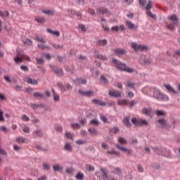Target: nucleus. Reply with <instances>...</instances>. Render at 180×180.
I'll return each mask as SVG.
<instances>
[{"label":"nucleus","instance_id":"58","mask_svg":"<svg viewBox=\"0 0 180 180\" xmlns=\"http://www.w3.org/2000/svg\"><path fill=\"white\" fill-rule=\"evenodd\" d=\"M101 120H102L104 123H108V117L104 115L100 116Z\"/></svg>","mask_w":180,"mask_h":180},{"label":"nucleus","instance_id":"22","mask_svg":"<svg viewBox=\"0 0 180 180\" xmlns=\"http://www.w3.org/2000/svg\"><path fill=\"white\" fill-rule=\"evenodd\" d=\"M33 96L34 98H36V99H43V98L46 96V93H40V92L35 91L33 94Z\"/></svg>","mask_w":180,"mask_h":180},{"label":"nucleus","instance_id":"42","mask_svg":"<svg viewBox=\"0 0 180 180\" xmlns=\"http://www.w3.org/2000/svg\"><path fill=\"white\" fill-rule=\"evenodd\" d=\"M118 143H120V144H127V141L123 137H119Z\"/></svg>","mask_w":180,"mask_h":180},{"label":"nucleus","instance_id":"6","mask_svg":"<svg viewBox=\"0 0 180 180\" xmlns=\"http://www.w3.org/2000/svg\"><path fill=\"white\" fill-rule=\"evenodd\" d=\"M150 91L153 94V98H155V99H158V101H160L162 93L157 88H152Z\"/></svg>","mask_w":180,"mask_h":180},{"label":"nucleus","instance_id":"13","mask_svg":"<svg viewBox=\"0 0 180 180\" xmlns=\"http://www.w3.org/2000/svg\"><path fill=\"white\" fill-rule=\"evenodd\" d=\"M96 13L97 15H100V13H101L102 15H105V13H109L110 15L109 10L103 7L97 8Z\"/></svg>","mask_w":180,"mask_h":180},{"label":"nucleus","instance_id":"2","mask_svg":"<svg viewBox=\"0 0 180 180\" xmlns=\"http://www.w3.org/2000/svg\"><path fill=\"white\" fill-rule=\"evenodd\" d=\"M169 20H171L172 22V24H168L167 25V28L169 29V30H174L175 26L178 25V22H179V19L176 16V15L173 14L168 17Z\"/></svg>","mask_w":180,"mask_h":180},{"label":"nucleus","instance_id":"63","mask_svg":"<svg viewBox=\"0 0 180 180\" xmlns=\"http://www.w3.org/2000/svg\"><path fill=\"white\" fill-rule=\"evenodd\" d=\"M4 79L6 81V82H8V84H11V78L8 75H5L4 77Z\"/></svg>","mask_w":180,"mask_h":180},{"label":"nucleus","instance_id":"19","mask_svg":"<svg viewBox=\"0 0 180 180\" xmlns=\"http://www.w3.org/2000/svg\"><path fill=\"white\" fill-rule=\"evenodd\" d=\"M111 30L112 32H119V30H121L122 32L126 30V27H124V25H122L120 26H114L112 27Z\"/></svg>","mask_w":180,"mask_h":180},{"label":"nucleus","instance_id":"50","mask_svg":"<svg viewBox=\"0 0 180 180\" xmlns=\"http://www.w3.org/2000/svg\"><path fill=\"white\" fill-rule=\"evenodd\" d=\"M90 123L94 124V126H99L100 124L99 121L98 120H91Z\"/></svg>","mask_w":180,"mask_h":180},{"label":"nucleus","instance_id":"5","mask_svg":"<svg viewBox=\"0 0 180 180\" xmlns=\"http://www.w3.org/2000/svg\"><path fill=\"white\" fill-rule=\"evenodd\" d=\"M57 85L58 86V88H60V91L62 92H65V91H70L71 89H72V86H71V84H70V83H67L65 84V86L64 85H63V83L61 82H58Z\"/></svg>","mask_w":180,"mask_h":180},{"label":"nucleus","instance_id":"23","mask_svg":"<svg viewBox=\"0 0 180 180\" xmlns=\"http://www.w3.org/2000/svg\"><path fill=\"white\" fill-rule=\"evenodd\" d=\"M157 122L160 124L162 129H165L167 127V120L164 118L157 120Z\"/></svg>","mask_w":180,"mask_h":180},{"label":"nucleus","instance_id":"49","mask_svg":"<svg viewBox=\"0 0 180 180\" xmlns=\"http://www.w3.org/2000/svg\"><path fill=\"white\" fill-rule=\"evenodd\" d=\"M156 115L157 116H165V112L162 110H158L156 112Z\"/></svg>","mask_w":180,"mask_h":180},{"label":"nucleus","instance_id":"7","mask_svg":"<svg viewBox=\"0 0 180 180\" xmlns=\"http://www.w3.org/2000/svg\"><path fill=\"white\" fill-rule=\"evenodd\" d=\"M125 25L127 26L130 30H137L139 29V25H134L131 21L130 20H126L125 21Z\"/></svg>","mask_w":180,"mask_h":180},{"label":"nucleus","instance_id":"9","mask_svg":"<svg viewBox=\"0 0 180 180\" xmlns=\"http://www.w3.org/2000/svg\"><path fill=\"white\" fill-rule=\"evenodd\" d=\"M51 70H53V72L56 74V75H59V77H61V75H64V72L63 71V69L58 68L56 66H51Z\"/></svg>","mask_w":180,"mask_h":180},{"label":"nucleus","instance_id":"62","mask_svg":"<svg viewBox=\"0 0 180 180\" xmlns=\"http://www.w3.org/2000/svg\"><path fill=\"white\" fill-rule=\"evenodd\" d=\"M14 61L17 63L19 64L20 63H22V58H20V57L17 56L15 59Z\"/></svg>","mask_w":180,"mask_h":180},{"label":"nucleus","instance_id":"52","mask_svg":"<svg viewBox=\"0 0 180 180\" xmlns=\"http://www.w3.org/2000/svg\"><path fill=\"white\" fill-rule=\"evenodd\" d=\"M22 120H23L24 122H29V120H30V118H29L27 117V115H22L21 117Z\"/></svg>","mask_w":180,"mask_h":180},{"label":"nucleus","instance_id":"33","mask_svg":"<svg viewBox=\"0 0 180 180\" xmlns=\"http://www.w3.org/2000/svg\"><path fill=\"white\" fill-rule=\"evenodd\" d=\"M55 14H56V11L53 9L46 10V15H47L48 16H54Z\"/></svg>","mask_w":180,"mask_h":180},{"label":"nucleus","instance_id":"8","mask_svg":"<svg viewBox=\"0 0 180 180\" xmlns=\"http://www.w3.org/2000/svg\"><path fill=\"white\" fill-rule=\"evenodd\" d=\"M79 94L82 96H94V93L92 91H83L82 89L78 90Z\"/></svg>","mask_w":180,"mask_h":180},{"label":"nucleus","instance_id":"26","mask_svg":"<svg viewBox=\"0 0 180 180\" xmlns=\"http://www.w3.org/2000/svg\"><path fill=\"white\" fill-rule=\"evenodd\" d=\"M106 153H107V154H109V155H117V157H120V152L116 151V150H108V151L106 152Z\"/></svg>","mask_w":180,"mask_h":180},{"label":"nucleus","instance_id":"61","mask_svg":"<svg viewBox=\"0 0 180 180\" xmlns=\"http://www.w3.org/2000/svg\"><path fill=\"white\" fill-rule=\"evenodd\" d=\"M136 168L139 172H141V173L144 172V169H143V167L140 165H137Z\"/></svg>","mask_w":180,"mask_h":180},{"label":"nucleus","instance_id":"45","mask_svg":"<svg viewBox=\"0 0 180 180\" xmlns=\"http://www.w3.org/2000/svg\"><path fill=\"white\" fill-rule=\"evenodd\" d=\"M0 16L2 18H9V12L6 11L5 12L0 11Z\"/></svg>","mask_w":180,"mask_h":180},{"label":"nucleus","instance_id":"38","mask_svg":"<svg viewBox=\"0 0 180 180\" xmlns=\"http://www.w3.org/2000/svg\"><path fill=\"white\" fill-rule=\"evenodd\" d=\"M100 81L101 82H103L104 84H105L106 85H108V84H109V80L108 79V78H106V77H105L104 75H101L100 77Z\"/></svg>","mask_w":180,"mask_h":180},{"label":"nucleus","instance_id":"60","mask_svg":"<svg viewBox=\"0 0 180 180\" xmlns=\"http://www.w3.org/2000/svg\"><path fill=\"white\" fill-rule=\"evenodd\" d=\"M20 68H21L22 71H25V72L29 71V68H27V66H26V65H21Z\"/></svg>","mask_w":180,"mask_h":180},{"label":"nucleus","instance_id":"56","mask_svg":"<svg viewBox=\"0 0 180 180\" xmlns=\"http://www.w3.org/2000/svg\"><path fill=\"white\" fill-rule=\"evenodd\" d=\"M141 126H148V122L146 120H141Z\"/></svg>","mask_w":180,"mask_h":180},{"label":"nucleus","instance_id":"40","mask_svg":"<svg viewBox=\"0 0 180 180\" xmlns=\"http://www.w3.org/2000/svg\"><path fill=\"white\" fill-rule=\"evenodd\" d=\"M22 43L25 46H31V44L33 43L31 39H25L22 40Z\"/></svg>","mask_w":180,"mask_h":180},{"label":"nucleus","instance_id":"14","mask_svg":"<svg viewBox=\"0 0 180 180\" xmlns=\"http://www.w3.org/2000/svg\"><path fill=\"white\" fill-rule=\"evenodd\" d=\"M100 171L103 174L102 178L103 180H106V179L115 180V179H113V178L108 179V172L106 171V169H105L103 167H101Z\"/></svg>","mask_w":180,"mask_h":180},{"label":"nucleus","instance_id":"24","mask_svg":"<svg viewBox=\"0 0 180 180\" xmlns=\"http://www.w3.org/2000/svg\"><path fill=\"white\" fill-rule=\"evenodd\" d=\"M47 32H48V33H49V34H52V36H56V37H60V33L59 31H53V30L48 28Z\"/></svg>","mask_w":180,"mask_h":180},{"label":"nucleus","instance_id":"37","mask_svg":"<svg viewBox=\"0 0 180 180\" xmlns=\"http://www.w3.org/2000/svg\"><path fill=\"white\" fill-rule=\"evenodd\" d=\"M65 136L68 139H69L70 140H74L75 135H74V134H72L70 131H66L65 132Z\"/></svg>","mask_w":180,"mask_h":180},{"label":"nucleus","instance_id":"54","mask_svg":"<svg viewBox=\"0 0 180 180\" xmlns=\"http://www.w3.org/2000/svg\"><path fill=\"white\" fill-rule=\"evenodd\" d=\"M71 127H72L73 129H79V127H81V125L78 123H75V124H72Z\"/></svg>","mask_w":180,"mask_h":180},{"label":"nucleus","instance_id":"55","mask_svg":"<svg viewBox=\"0 0 180 180\" xmlns=\"http://www.w3.org/2000/svg\"><path fill=\"white\" fill-rule=\"evenodd\" d=\"M147 15H149L150 17L152 18V19H155V14H153V13H151V11H146Z\"/></svg>","mask_w":180,"mask_h":180},{"label":"nucleus","instance_id":"41","mask_svg":"<svg viewBox=\"0 0 180 180\" xmlns=\"http://www.w3.org/2000/svg\"><path fill=\"white\" fill-rule=\"evenodd\" d=\"M52 46L56 50H63L64 49V46L60 44H53Z\"/></svg>","mask_w":180,"mask_h":180},{"label":"nucleus","instance_id":"29","mask_svg":"<svg viewBox=\"0 0 180 180\" xmlns=\"http://www.w3.org/2000/svg\"><path fill=\"white\" fill-rule=\"evenodd\" d=\"M124 123L127 126V127H130L131 124H130V117L128 116L124 118Z\"/></svg>","mask_w":180,"mask_h":180},{"label":"nucleus","instance_id":"47","mask_svg":"<svg viewBox=\"0 0 180 180\" xmlns=\"http://www.w3.org/2000/svg\"><path fill=\"white\" fill-rule=\"evenodd\" d=\"M84 174H82V173H78L76 175V179L82 180V179H84Z\"/></svg>","mask_w":180,"mask_h":180},{"label":"nucleus","instance_id":"3","mask_svg":"<svg viewBox=\"0 0 180 180\" xmlns=\"http://www.w3.org/2000/svg\"><path fill=\"white\" fill-rule=\"evenodd\" d=\"M131 47L134 50V51H147L148 50V46L137 44L136 42H131Z\"/></svg>","mask_w":180,"mask_h":180},{"label":"nucleus","instance_id":"21","mask_svg":"<svg viewBox=\"0 0 180 180\" xmlns=\"http://www.w3.org/2000/svg\"><path fill=\"white\" fill-rule=\"evenodd\" d=\"M91 102L92 103H95V105H98V106H106V103L99 99H93Z\"/></svg>","mask_w":180,"mask_h":180},{"label":"nucleus","instance_id":"16","mask_svg":"<svg viewBox=\"0 0 180 180\" xmlns=\"http://www.w3.org/2000/svg\"><path fill=\"white\" fill-rule=\"evenodd\" d=\"M142 113L146 115V116H150V117H153V109L144 108L142 109Z\"/></svg>","mask_w":180,"mask_h":180},{"label":"nucleus","instance_id":"1","mask_svg":"<svg viewBox=\"0 0 180 180\" xmlns=\"http://www.w3.org/2000/svg\"><path fill=\"white\" fill-rule=\"evenodd\" d=\"M112 61L114 64H115V65H117V68H118L120 71H124L125 72H129V73L134 72V70H133V68L127 67L126 63H123L115 58H113Z\"/></svg>","mask_w":180,"mask_h":180},{"label":"nucleus","instance_id":"27","mask_svg":"<svg viewBox=\"0 0 180 180\" xmlns=\"http://www.w3.org/2000/svg\"><path fill=\"white\" fill-rule=\"evenodd\" d=\"M27 84H30V85H37L38 82L36 79H32L30 77L27 78Z\"/></svg>","mask_w":180,"mask_h":180},{"label":"nucleus","instance_id":"32","mask_svg":"<svg viewBox=\"0 0 180 180\" xmlns=\"http://www.w3.org/2000/svg\"><path fill=\"white\" fill-rule=\"evenodd\" d=\"M131 122L132 123L135 125V126H138V127H140L141 126V121L137 120V118L136 117H133L131 119Z\"/></svg>","mask_w":180,"mask_h":180},{"label":"nucleus","instance_id":"15","mask_svg":"<svg viewBox=\"0 0 180 180\" xmlns=\"http://www.w3.org/2000/svg\"><path fill=\"white\" fill-rule=\"evenodd\" d=\"M95 58H98V60H101L102 61H108V58L106 56L101 55L99 51L95 52Z\"/></svg>","mask_w":180,"mask_h":180},{"label":"nucleus","instance_id":"11","mask_svg":"<svg viewBox=\"0 0 180 180\" xmlns=\"http://www.w3.org/2000/svg\"><path fill=\"white\" fill-rule=\"evenodd\" d=\"M116 148H118V150H120L121 151H124V153H127V155H133L131 150L128 149L127 148H123L119 144L116 145Z\"/></svg>","mask_w":180,"mask_h":180},{"label":"nucleus","instance_id":"30","mask_svg":"<svg viewBox=\"0 0 180 180\" xmlns=\"http://www.w3.org/2000/svg\"><path fill=\"white\" fill-rule=\"evenodd\" d=\"M35 22H37L39 25H43L44 22L46 21L44 20V17H37L34 19Z\"/></svg>","mask_w":180,"mask_h":180},{"label":"nucleus","instance_id":"48","mask_svg":"<svg viewBox=\"0 0 180 180\" xmlns=\"http://www.w3.org/2000/svg\"><path fill=\"white\" fill-rule=\"evenodd\" d=\"M25 140L26 139L23 137H18L16 139V141L20 143H25Z\"/></svg>","mask_w":180,"mask_h":180},{"label":"nucleus","instance_id":"12","mask_svg":"<svg viewBox=\"0 0 180 180\" xmlns=\"http://www.w3.org/2000/svg\"><path fill=\"white\" fill-rule=\"evenodd\" d=\"M53 169L54 172H60L62 173L64 171V167L60 164H56L53 166Z\"/></svg>","mask_w":180,"mask_h":180},{"label":"nucleus","instance_id":"17","mask_svg":"<svg viewBox=\"0 0 180 180\" xmlns=\"http://www.w3.org/2000/svg\"><path fill=\"white\" fill-rule=\"evenodd\" d=\"M44 133L43 132V131H41V129H35L32 135L34 136V137H43Z\"/></svg>","mask_w":180,"mask_h":180},{"label":"nucleus","instance_id":"46","mask_svg":"<svg viewBox=\"0 0 180 180\" xmlns=\"http://www.w3.org/2000/svg\"><path fill=\"white\" fill-rule=\"evenodd\" d=\"M76 144H78V146H83L84 144H86V141L78 139L76 141Z\"/></svg>","mask_w":180,"mask_h":180},{"label":"nucleus","instance_id":"53","mask_svg":"<svg viewBox=\"0 0 180 180\" xmlns=\"http://www.w3.org/2000/svg\"><path fill=\"white\" fill-rule=\"evenodd\" d=\"M36 60H37V64H41V65L44 64V60L42 59L41 58H37Z\"/></svg>","mask_w":180,"mask_h":180},{"label":"nucleus","instance_id":"25","mask_svg":"<svg viewBox=\"0 0 180 180\" xmlns=\"http://www.w3.org/2000/svg\"><path fill=\"white\" fill-rule=\"evenodd\" d=\"M164 86L166 88V89H167V91H169V92H172V94H178V92L176 91V90H174L171 85L164 84Z\"/></svg>","mask_w":180,"mask_h":180},{"label":"nucleus","instance_id":"57","mask_svg":"<svg viewBox=\"0 0 180 180\" xmlns=\"http://www.w3.org/2000/svg\"><path fill=\"white\" fill-rule=\"evenodd\" d=\"M56 131H59V133H61V131H63V127L60 125H56L55 127Z\"/></svg>","mask_w":180,"mask_h":180},{"label":"nucleus","instance_id":"64","mask_svg":"<svg viewBox=\"0 0 180 180\" xmlns=\"http://www.w3.org/2000/svg\"><path fill=\"white\" fill-rule=\"evenodd\" d=\"M22 130H23L24 133H29V130H30V128H29V127H27V125H25V126H24Z\"/></svg>","mask_w":180,"mask_h":180},{"label":"nucleus","instance_id":"4","mask_svg":"<svg viewBox=\"0 0 180 180\" xmlns=\"http://www.w3.org/2000/svg\"><path fill=\"white\" fill-rule=\"evenodd\" d=\"M152 149L158 155H163V157H166L167 158H171V151H168V155H166L164 153V151H166L165 148L153 147Z\"/></svg>","mask_w":180,"mask_h":180},{"label":"nucleus","instance_id":"36","mask_svg":"<svg viewBox=\"0 0 180 180\" xmlns=\"http://www.w3.org/2000/svg\"><path fill=\"white\" fill-rule=\"evenodd\" d=\"M64 150H65L66 151H69V152L72 151V146H71V143H67L65 145Z\"/></svg>","mask_w":180,"mask_h":180},{"label":"nucleus","instance_id":"44","mask_svg":"<svg viewBox=\"0 0 180 180\" xmlns=\"http://www.w3.org/2000/svg\"><path fill=\"white\" fill-rule=\"evenodd\" d=\"M127 86L129 87V88H131V89H134L136 90V84L134 82H131L130 81H128L127 82Z\"/></svg>","mask_w":180,"mask_h":180},{"label":"nucleus","instance_id":"59","mask_svg":"<svg viewBox=\"0 0 180 180\" xmlns=\"http://www.w3.org/2000/svg\"><path fill=\"white\" fill-rule=\"evenodd\" d=\"M66 173L67 174H74V169L72 167H69L66 169Z\"/></svg>","mask_w":180,"mask_h":180},{"label":"nucleus","instance_id":"31","mask_svg":"<svg viewBox=\"0 0 180 180\" xmlns=\"http://www.w3.org/2000/svg\"><path fill=\"white\" fill-rule=\"evenodd\" d=\"M89 133H91L92 136H97L98 135V131L95 129V128L89 127L88 129Z\"/></svg>","mask_w":180,"mask_h":180},{"label":"nucleus","instance_id":"18","mask_svg":"<svg viewBox=\"0 0 180 180\" xmlns=\"http://www.w3.org/2000/svg\"><path fill=\"white\" fill-rule=\"evenodd\" d=\"M74 84H75V85H81V84H86V79H84V78H77L75 80H73Z\"/></svg>","mask_w":180,"mask_h":180},{"label":"nucleus","instance_id":"34","mask_svg":"<svg viewBox=\"0 0 180 180\" xmlns=\"http://www.w3.org/2000/svg\"><path fill=\"white\" fill-rule=\"evenodd\" d=\"M159 101H169V97L167 94L162 93V94L160 95V98H159Z\"/></svg>","mask_w":180,"mask_h":180},{"label":"nucleus","instance_id":"20","mask_svg":"<svg viewBox=\"0 0 180 180\" xmlns=\"http://www.w3.org/2000/svg\"><path fill=\"white\" fill-rule=\"evenodd\" d=\"M115 51L116 53V56H124L127 54V51H126V49H115Z\"/></svg>","mask_w":180,"mask_h":180},{"label":"nucleus","instance_id":"28","mask_svg":"<svg viewBox=\"0 0 180 180\" xmlns=\"http://www.w3.org/2000/svg\"><path fill=\"white\" fill-rule=\"evenodd\" d=\"M52 92L53 95L54 102H58V101H60V95L57 94V93H56V91H54V89H52Z\"/></svg>","mask_w":180,"mask_h":180},{"label":"nucleus","instance_id":"39","mask_svg":"<svg viewBox=\"0 0 180 180\" xmlns=\"http://www.w3.org/2000/svg\"><path fill=\"white\" fill-rule=\"evenodd\" d=\"M153 8V1H151V0H148V4L146 6V12L148 11H150L151 8Z\"/></svg>","mask_w":180,"mask_h":180},{"label":"nucleus","instance_id":"51","mask_svg":"<svg viewBox=\"0 0 180 180\" xmlns=\"http://www.w3.org/2000/svg\"><path fill=\"white\" fill-rule=\"evenodd\" d=\"M143 63L145 64H151V63H153V60L150 59V58H145L143 59Z\"/></svg>","mask_w":180,"mask_h":180},{"label":"nucleus","instance_id":"10","mask_svg":"<svg viewBox=\"0 0 180 180\" xmlns=\"http://www.w3.org/2000/svg\"><path fill=\"white\" fill-rule=\"evenodd\" d=\"M108 94L110 96H112V98H122V93L117 91L110 90L109 91Z\"/></svg>","mask_w":180,"mask_h":180},{"label":"nucleus","instance_id":"43","mask_svg":"<svg viewBox=\"0 0 180 180\" xmlns=\"http://www.w3.org/2000/svg\"><path fill=\"white\" fill-rule=\"evenodd\" d=\"M120 105H126L127 103H129V100L124 99V100H120L118 102Z\"/></svg>","mask_w":180,"mask_h":180},{"label":"nucleus","instance_id":"35","mask_svg":"<svg viewBox=\"0 0 180 180\" xmlns=\"http://www.w3.org/2000/svg\"><path fill=\"white\" fill-rule=\"evenodd\" d=\"M108 44V41L106 39H100L97 41L98 46H106Z\"/></svg>","mask_w":180,"mask_h":180}]
</instances>
